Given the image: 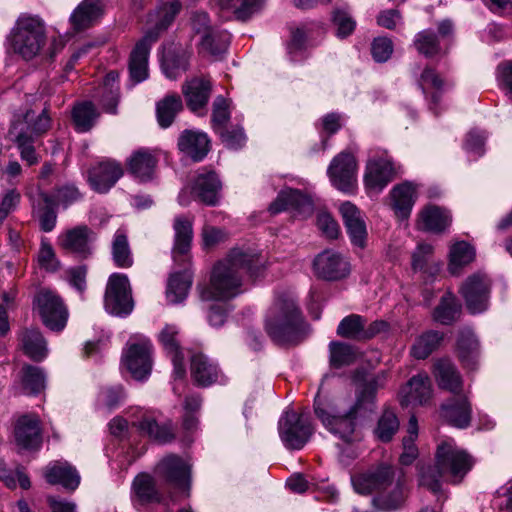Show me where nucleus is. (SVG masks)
Wrapping results in <instances>:
<instances>
[{
  "label": "nucleus",
  "mask_w": 512,
  "mask_h": 512,
  "mask_svg": "<svg viewBox=\"0 0 512 512\" xmlns=\"http://www.w3.org/2000/svg\"><path fill=\"white\" fill-rule=\"evenodd\" d=\"M262 263L258 255L240 248L232 249L226 258L216 263L209 284L199 286L202 300H229L242 292L243 275L256 279Z\"/></svg>",
  "instance_id": "nucleus-1"
},
{
  "label": "nucleus",
  "mask_w": 512,
  "mask_h": 512,
  "mask_svg": "<svg viewBox=\"0 0 512 512\" xmlns=\"http://www.w3.org/2000/svg\"><path fill=\"white\" fill-rule=\"evenodd\" d=\"M351 482L356 493L373 495V505L382 511L398 509L407 496L404 477L396 476L395 468L389 464H380L353 475Z\"/></svg>",
  "instance_id": "nucleus-2"
},
{
  "label": "nucleus",
  "mask_w": 512,
  "mask_h": 512,
  "mask_svg": "<svg viewBox=\"0 0 512 512\" xmlns=\"http://www.w3.org/2000/svg\"><path fill=\"white\" fill-rule=\"evenodd\" d=\"M472 466L470 455L458 448L452 439L445 440L437 447L435 465L421 469L420 484L433 493H438L441 490V480L459 483Z\"/></svg>",
  "instance_id": "nucleus-3"
},
{
  "label": "nucleus",
  "mask_w": 512,
  "mask_h": 512,
  "mask_svg": "<svg viewBox=\"0 0 512 512\" xmlns=\"http://www.w3.org/2000/svg\"><path fill=\"white\" fill-rule=\"evenodd\" d=\"M264 327L273 342L289 345L303 340L307 325L296 301L290 296H279L266 313Z\"/></svg>",
  "instance_id": "nucleus-4"
},
{
  "label": "nucleus",
  "mask_w": 512,
  "mask_h": 512,
  "mask_svg": "<svg viewBox=\"0 0 512 512\" xmlns=\"http://www.w3.org/2000/svg\"><path fill=\"white\" fill-rule=\"evenodd\" d=\"M314 411L322 425L343 444L353 446L361 440L356 429V408L351 407L344 414H338L335 401L325 389L324 382L315 396Z\"/></svg>",
  "instance_id": "nucleus-5"
},
{
  "label": "nucleus",
  "mask_w": 512,
  "mask_h": 512,
  "mask_svg": "<svg viewBox=\"0 0 512 512\" xmlns=\"http://www.w3.org/2000/svg\"><path fill=\"white\" fill-rule=\"evenodd\" d=\"M50 126L51 119L46 108L38 115L32 110H27L14 116L10 135L14 138L21 159L29 166L39 162L34 143L49 130Z\"/></svg>",
  "instance_id": "nucleus-6"
},
{
  "label": "nucleus",
  "mask_w": 512,
  "mask_h": 512,
  "mask_svg": "<svg viewBox=\"0 0 512 512\" xmlns=\"http://www.w3.org/2000/svg\"><path fill=\"white\" fill-rule=\"evenodd\" d=\"M13 51L29 60L35 57L45 43V29L39 17L21 15L8 38Z\"/></svg>",
  "instance_id": "nucleus-7"
},
{
  "label": "nucleus",
  "mask_w": 512,
  "mask_h": 512,
  "mask_svg": "<svg viewBox=\"0 0 512 512\" xmlns=\"http://www.w3.org/2000/svg\"><path fill=\"white\" fill-rule=\"evenodd\" d=\"M190 26L195 34L201 35L199 42L201 52L212 56H220L226 52L230 44V34L213 27L206 12H193Z\"/></svg>",
  "instance_id": "nucleus-8"
},
{
  "label": "nucleus",
  "mask_w": 512,
  "mask_h": 512,
  "mask_svg": "<svg viewBox=\"0 0 512 512\" xmlns=\"http://www.w3.org/2000/svg\"><path fill=\"white\" fill-rule=\"evenodd\" d=\"M279 436L287 449L300 450L313 433L311 419L307 413L286 411L278 423Z\"/></svg>",
  "instance_id": "nucleus-9"
},
{
  "label": "nucleus",
  "mask_w": 512,
  "mask_h": 512,
  "mask_svg": "<svg viewBox=\"0 0 512 512\" xmlns=\"http://www.w3.org/2000/svg\"><path fill=\"white\" fill-rule=\"evenodd\" d=\"M105 310L114 316L125 317L134 307L129 279L125 274L113 273L109 276L105 295Z\"/></svg>",
  "instance_id": "nucleus-10"
},
{
  "label": "nucleus",
  "mask_w": 512,
  "mask_h": 512,
  "mask_svg": "<svg viewBox=\"0 0 512 512\" xmlns=\"http://www.w3.org/2000/svg\"><path fill=\"white\" fill-rule=\"evenodd\" d=\"M34 309L39 313L44 325L53 331H61L66 326L68 311L61 298L48 289L40 290L34 298Z\"/></svg>",
  "instance_id": "nucleus-11"
},
{
  "label": "nucleus",
  "mask_w": 512,
  "mask_h": 512,
  "mask_svg": "<svg viewBox=\"0 0 512 512\" xmlns=\"http://www.w3.org/2000/svg\"><path fill=\"white\" fill-rule=\"evenodd\" d=\"M490 291L491 281L486 274L481 272L468 276L459 289L471 314H479L488 309Z\"/></svg>",
  "instance_id": "nucleus-12"
},
{
  "label": "nucleus",
  "mask_w": 512,
  "mask_h": 512,
  "mask_svg": "<svg viewBox=\"0 0 512 512\" xmlns=\"http://www.w3.org/2000/svg\"><path fill=\"white\" fill-rule=\"evenodd\" d=\"M152 343L148 338L140 337L130 342L123 354V364L136 380L146 379L152 369Z\"/></svg>",
  "instance_id": "nucleus-13"
},
{
  "label": "nucleus",
  "mask_w": 512,
  "mask_h": 512,
  "mask_svg": "<svg viewBox=\"0 0 512 512\" xmlns=\"http://www.w3.org/2000/svg\"><path fill=\"white\" fill-rule=\"evenodd\" d=\"M156 473L167 484L179 490L186 497L189 496L191 466L181 457L173 454L166 456L158 463Z\"/></svg>",
  "instance_id": "nucleus-14"
},
{
  "label": "nucleus",
  "mask_w": 512,
  "mask_h": 512,
  "mask_svg": "<svg viewBox=\"0 0 512 512\" xmlns=\"http://www.w3.org/2000/svg\"><path fill=\"white\" fill-rule=\"evenodd\" d=\"M327 172L333 186L338 190L344 193H352L355 190L357 162L352 153L343 151L335 156Z\"/></svg>",
  "instance_id": "nucleus-15"
},
{
  "label": "nucleus",
  "mask_w": 512,
  "mask_h": 512,
  "mask_svg": "<svg viewBox=\"0 0 512 512\" xmlns=\"http://www.w3.org/2000/svg\"><path fill=\"white\" fill-rule=\"evenodd\" d=\"M392 161L385 151H375L366 165L365 186L370 191L380 192L393 178Z\"/></svg>",
  "instance_id": "nucleus-16"
},
{
  "label": "nucleus",
  "mask_w": 512,
  "mask_h": 512,
  "mask_svg": "<svg viewBox=\"0 0 512 512\" xmlns=\"http://www.w3.org/2000/svg\"><path fill=\"white\" fill-rule=\"evenodd\" d=\"M142 435H147L155 442L165 444L175 438V427L171 421L158 423L153 415L143 409H136L130 421Z\"/></svg>",
  "instance_id": "nucleus-17"
},
{
  "label": "nucleus",
  "mask_w": 512,
  "mask_h": 512,
  "mask_svg": "<svg viewBox=\"0 0 512 512\" xmlns=\"http://www.w3.org/2000/svg\"><path fill=\"white\" fill-rule=\"evenodd\" d=\"M96 234L86 225L68 229L58 237V244L67 253L86 258L92 253Z\"/></svg>",
  "instance_id": "nucleus-18"
},
{
  "label": "nucleus",
  "mask_w": 512,
  "mask_h": 512,
  "mask_svg": "<svg viewBox=\"0 0 512 512\" xmlns=\"http://www.w3.org/2000/svg\"><path fill=\"white\" fill-rule=\"evenodd\" d=\"M157 40L158 33L156 31H147L131 51L129 74L134 84L147 79L150 49Z\"/></svg>",
  "instance_id": "nucleus-19"
},
{
  "label": "nucleus",
  "mask_w": 512,
  "mask_h": 512,
  "mask_svg": "<svg viewBox=\"0 0 512 512\" xmlns=\"http://www.w3.org/2000/svg\"><path fill=\"white\" fill-rule=\"evenodd\" d=\"M315 274L324 280L335 281L350 273L349 262L341 254L325 250L318 254L313 262Z\"/></svg>",
  "instance_id": "nucleus-20"
},
{
  "label": "nucleus",
  "mask_w": 512,
  "mask_h": 512,
  "mask_svg": "<svg viewBox=\"0 0 512 512\" xmlns=\"http://www.w3.org/2000/svg\"><path fill=\"white\" fill-rule=\"evenodd\" d=\"M288 209L306 218L312 214L314 205L309 196L299 190L287 188L280 191L277 198L270 204L269 211L271 214H278Z\"/></svg>",
  "instance_id": "nucleus-21"
},
{
  "label": "nucleus",
  "mask_w": 512,
  "mask_h": 512,
  "mask_svg": "<svg viewBox=\"0 0 512 512\" xmlns=\"http://www.w3.org/2000/svg\"><path fill=\"white\" fill-rule=\"evenodd\" d=\"M123 169L115 161L107 160L91 167L88 171V182L98 193L108 192L122 177Z\"/></svg>",
  "instance_id": "nucleus-22"
},
{
  "label": "nucleus",
  "mask_w": 512,
  "mask_h": 512,
  "mask_svg": "<svg viewBox=\"0 0 512 512\" xmlns=\"http://www.w3.org/2000/svg\"><path fill=\"white\" fill-rule=\"evenodd\" d=\"M179 330L175 325L167 324L159 333V341L171 357L174 380H183L186 376L184 355L178 340Z\"/></svg>",
  "instance_id": "nucleus-23"
},
{
  "label": "nucleus",
  "mask_w": 512,
  "mask_h": 512,
  "mask_svg": "<svg viewBox=\"0 0 512 512\" xmlns=\"http://www.w3.org/2000/svg\"><path fill=\"white\" fill-rule=\"evenodd\" d=\"M14 436L16 444L22 449H39L42 443L39 418L32 414L21 416L16 422Z\"/></svg>",
  "instance_id": "nucleus-24"
},
{
  "label": "nucleus",
  "mask_w": 512,
  "mask_h": 512,
  "mask_svg": "<svg viewBox=\"0 0 512 512\" xmlns=\"http://www.w3.org/2000/svg\"><path fill=\"white\" fill-rule=\"evenodd\" d=\"M173 230L172 257L176 263L184 264L188 260L193 239L192 221L184 216H177L174 219Z\"/></svg>",
  "instance_id": "nucleus-25"
},
{
  "label": "nucleus",
  "mask_w": 512,
  "mask_h": 512,
  "mask_svg": "<svg viewBox=\"0 0 512 512\" xmlns=\"http://www.w3.org/2000/svg\"><path fill=\"white\" fill-rule=\"evenodd\" d=\"M442 416L444 419L457 428H466L471 421L472 407L465 394L454 395L453 398L446 401L442 406Z\"/></svg>",
  "instance_id": "nucleus-26"
},
{
  "label": "nucleus",
  "mask_w": 512,
  "mask_h": 512,
  "mask_svg": "<svg viewBox=\"0 0 512 512\" xmlns=\"http://www.w3.org/2000/svg\"><path fill=\"white\" fill-rule=\"evenodd\" d=\"M431 381L427 374L413 376L400 391V403L402 406L423 405L431 398Z\"/></svg>",
  "instance_id": "nucleus-27"
},
{
  "label": "nucleus",
  "mask_w": 512,
  "mask_h": 512,
  "mask_svg": "<svg viewBox=\"0 0 512 512\" xmlns=\"http://www.w3.org/2000/svg\"><path fill=\"white\" fill-rule=\"evenodd\" d=\"M103 0H82L70 16L73 29L77 32L93 26L104 14Z\"/></svg>",
  "instance_id": "nucleus-28"
},
{
  "label": "nucleus",
  "mask_w": 512,
  "mask_h": 512,
  "mask_svg": "<svg viewBox=\"0 0 512 512\" xmlns=\"http://www.w3.org/2000/svg\"><path fill=\"white\" fill-rule=\"evenodd\" d=\"M44 477L49 484H60L72 491L80 484V475L68 462H50L44 470Z\"/></svg>",
  "instance_id": "nucleus-29"
},
{
  "label": "nucleus",
  "mask_w": 512,
  "mask_h": 512,
  "mask_svg": "<svg viewBox=\"0 0 512 512\" xmlns=\"http://www.w3.org/2000/svg\"><path fill=\"white\" fill-rule=\"evenodd\" d=\"M191 376L199 386L207 387L218 382L220 370L218 365L203 353L191 357Z\"/></svg>",
  "instance_id": "nucleus-30"
},
{
  "label": "nucleus",
  "mask_w": 512,
  "mask_h": 512,
  "mask_svg": "<svg viewBox=\"0 0 512 512\" xmlns=\"http://www.w3.org/2000/svg\"><path fill=\"white\" fill-rule=\"evenodd\" d=\"M438 386L454 395L462 393L463 380L456 366L448 359H440L434 365Z\"/></svg>",
  "instance_id": "nucleus-31"
},
{
  "label": "nucleus",
  "mask_w": 512,
  "mask_h": 512,
  "mask_svg": "<svg viewBox=\"0 0 512 512\" xmlns=\"http://www.w3.org/2000/svg\"><path fill=\"white\" fill-rule=\"evenodd\" d=\"M178 147L194 161H201L208 153L209 139L202 132L185 130L179 136Z\"/></svg>",
  "instance_id": "nucleus-32"
},
{
  "label": "nucleus",
  "mask_w": 512,
  "mask_h": 512,
  "mask_svg": "<svg viewBox=\"0 0 512 512\" xmlns=\"http://www.w3.org/2000/svg\"><path fill=\"white\" fill-rule=\"evenodd\" d=\"M210 92L211 84L209 80L204 78H194L184 84L182 88L187 106L193 112H197L206 106Z\"/></svg>",
  "instance_id": "nucleus-33"
},
{
  "label": "nucleus",
  "mask_w": 512,
  "mask_h": 512,
  "mask_svg": "<svg viewBox=\"0 0 512 512\" xmlns=\"http://www.w3.org/2000/svg\"><path fill=\"white\" fill-rule=\"evenodd\" d=\"M221 183L214 172L199 174L192 187L193 194L207 205H215L218 201Z\"/></svg>",
  "instance_id": "nucleus-34"
},
{
  "label": "nucleus",
  "mask_w": 512,
  "mask_h": 512,
  "mask_svg": "<svg viewBox=\"0 0 512 512\" xmlns=\"http://www.w3.org/2000/svg\"><path fill=\"white\" fill-rule=\"evenodd\" d=\"M119 75L116 71H110L105 76L102 84L96 89L93 97L99 101L103 109L111 114L116 113L119 99Z\"/></svg>",
  "instance_id": "nucleus-35"
},
{
  "label": "nucleus",
  "mask_w": 512,
  "mask_h": 512,
  "mask_svg": "<svg viewBox=\"0 0 512 512\" xmlns=\"http://www.w3.org/2000/svg\"><path fill=\"white\" fill-rule=\"evenodd\" d=\"M450 223L449 211L438 206H428L421 211L418 225L422 230L441 233Z\"/></svg>",
  "instance_id": "nucleus-36"
},
{
  "label": "nucleus",
  "mask_w": 512,
  "mask_h": 512,
  "mask_svg": "<svg viewBox=\"0 0 512 512\" xmlns=\"http://www.w3.org/2000/svg\"><path fill=\"white\" fill-rule=\"evenodd\" d=\"M155 157L146 150H138L128 161V169L140 181L150 180L156 166Z\"/></svg>",
  "instance_id": "nucleus-37"
},
{
  "label": "nucleus",
  "mask_w": 512,
  "mask_h": 512,
  "mask_svg": "<svg viewBox=\"0 0 512 512\" xmlns=\"http://www.w3.org/2000/svg\"><path fill=\"white\" fill-rule=\"evenodd\" d=\"M191 284L192 276L187 269L172 274L166 289L167 301L172 304L182 302L187 297Z\"/></svg>",
  "instance_id": "nucleus-38"
},
{
  "label": "nucleus",
  "mask_w": 512,
  "mask_h": 512,
  "mask_svg": "<svg viewBox=\"0 0 512 512\" xmlns=\"http://www.w3.org/2000/svg\"><path fill=\"white\" fill-rule=\"evenodd\" d=\"M457 347L463 365L473 369L476 363L479 343L470 328L465 327L459 332Z\"/></svg>",
  "instance_id": "nucleus-39"
},
{
  "label": "nucleus",
  "mask_w": 512,
  "mask_h": 512,
  "mask_svg": "<svg viewBox=\"0 0 512 512\" xmlns=\"http://www.w3.org/2000/svg\"><path fill=\"white\" fill-rule=\"evenodd\" d=\"M24 353L34 361L43 360L48 353L47 343L37 329H26L21 334Z\"/></svg>",
  "instance_id": "nucleus-40"
},
{
  "label": "nucleus",
  "mask_w": 512,
  "mask_h": 512,
  "mask_svg": "<svg viewBox=\"0 0 512 512\" xmlns=\"http://www.w3.org/2000/svg\"><path fill=\"white\" fill-rule=\"evenodd\" d=\"M418 85L426 96L431 95L432 104L437 105L448 84L435 69L426 67L420 75Z\"/></svg>",
  "instance_id": "nucleus-41"
},
{
  "label": "nucleus",
  "mask_w": 512,
  "mask_h": 512,
  "mask_svg": "<svg viewBox=\"0 0 512 512\" xmlns=\"http://www.w3.org/2000/svg\"><path fill=\"white\" fill-rule=\"evenodd\" d=\"M393 208L400 218H407L415 202V187L408 182L400 184L391 192Z\"/></svg>",
  "instance_id": "nucleus-42"
},
{
  "label": "nucleus",
  "mask_w": 512,
  "mask_h": 512,
  "mask_svg": "<svg viewBox=\"0 0 512 512\" xmlns=\"http://www.w3.org/2000/svg\"><path fill=\"white\" fill-rule=\"evenodd\" d=\"M183 109L182 99L178 94H169L156 105V116L162 128H168L177 114Z\"/></svg>",
  "instance_id": "nucleus-43"
},
{
  "label": "nucleus",
  "mask_w": 512,
  "mask_h": 512,
  "mask_svg": "<svg viewBox=\"0 0 512 512\" xmlns=\"http://www.w3.org/2000/svg\"><path fill=\"white\" fill-rule=\"evenodd\" d=\"M33 206L38 207V218L41 230L50 232L54 229L57 221L55 204L48 193L39 192L37 201L33 199Z\"/></svg>",
  "instance_id": "nucleus-44"
},
{
  "label": "nucleus",
  "mask_w": 512,
  "mask_h": 512,
  "mask_svg": "<svg viewBox=\"0 0 512 512\" xmlns=\"http://www.w3.org/2000/svg\"><path fill=\"white\" fill-rule=\"evenodd\" d=\"M132 490L136 500L142 504L159 502L161 499L153 477L147 473H141L135 477Z\"/></svg>",
  "instance_id": "nucleus-45"
},
{
  "label": "nucleus",
  "mask_w": 512,
  "mask_h": 512,
  "mask_svg": "<svg viewBox=\"0 0 512 512\" xmlns=\"http://www.w3.org/2000/svg\"><path fill=\"white\" fill-rule=\"evenodd\" d=\"M99 114L90 101L82 102L74 106L72 119L77 132L89 131L94 125Z\"/></svg>",
  "instance_id": "nucleus-46"
},
{
  "label": "nucleus",
  "mask_w": 512,
  "mask_h": 512,
  "mask_svg": "<svg viewBox=\"0 0 512 512\" xmlns=\"http://www.w3.org/2000/svg\"><path fill=\"white\" fill-rule=\"evenodd\" d=\"M449 257V271L451 274L456 275L462 267L474 260L475 249L469 243L459 241L451 246Z\"/></svg>",
  "instance_id": "nucleus-47"
},
{
  "label": "nucleus",
  "mask_w": 512,
  "mask_h": 512,
  "mask_svg": "<svg viewBox=\"0 0 512 512\" xmlns=\"http://www.w3.org/2000/svg\"><path fill=\"white\" fill-rule=\"evenodd\" d=\"M112 259L120 268H129L133 265V257L128 238L124 230L118 229L112 242Z\"/></svg>",
  "instance_id": "nucleus-48"
},
{
  "label": "nucleus",
  "mask_w": 512,
  "mask_h": 512,
  "mask_svg": "<svg viewBox=\"0 0 512 512\" xmlns=\"http://www.w3.org/2000/svg\"><path fill=\"white\" fill-rule=\"evenodd\" d=\"M461 306L454 294L448 292L442 296L439 305L434 310V319L443 324L450 325L459 317Z\"/></svg>",
  "instance_id": "nucleus-49"
},
{
  "label": "nucleus",
  "mask_w": 512,
  "mask_h": 512,
  "mask_svg": "<svg viewBox=\"0 0 512 512\" xmlns=\"http://www.w3.org/2000/svg\"><path fill=\"white\" fill-rule=\"evenodd\" d=\"M442 340V333L433 330L427 331L416 339L410 353L416 359H425L438 348Z\"/></svg>",
  "instance_id": "nucleus-50"
},
{
  "label": "nucleus",
  "mask_w": 512,
  "mask_h": 512,
  "mask_svg": "<svg viewBox=\"0 0 512 512\" xmlns=\"http://www.w3.org/2000/svg\"><path fill=\"white\" fill-rule=\"evenodd\" d=\"M182 5L179 0H168L162 2L156 11L155 26L149 31H156L158 36L166 30L174 21L175 17L181 11Z\"/></svg>",
  "instance_id": "nucleus-51"
},
{
  "label": "nucleus",
  "mask_w": 512,
  "mask_h": 512,
  "mask_svg": "<svg viewBox=\"0 0 512 512\" xmlns=\"http://www.w3.org/2000/svg\"><path fill=\"white\" fill-rule=\"evenodd\" d=\"M330 365L341 368L352 364L357 356L355 348L349 344L332 341L329 344Z\"/></svg>",
  "instance_id": "nucleus-52"
},
{
  "label": "nucleus",
  "mask_w": 512,
  "mask_h": 512,
  "mask_svg": "<svg viewBox=\"0 0 512 512\" xmlns=\"http://www.w3.org/2000/svg\"><path fill=\"white\" fill-rule=\"evenodd\" d=\"M365 323V318L358 314L348 315L339 323L337 334L343 338L362 341Z\"/></svg>",
  "instance_id": "nucleus-53"
},
{
  "label": "nucleus",
  "mask_w": 512,
  "mask_h": 512,
  "mask_svg": "<svg viewBox=\"0 0 512 512\" xmlns=\"http://www.w3.org/2000/svg\"><path fill=\"white\" fill-rule=\"evenodd\" d=\"M399 429V420L396 414L386 409L380 416L374 430L375 437L381 442H389Z\"/></svg>",
  "instance_id": "nucleus-54"
},
{
  "label": "nucleus",
  "mask_w": 512,
  "mask_h": 512,
  "mask_svg": "<svg viewBox=\"0 0 512 512\" xmlns=\"http://www.w3.org/2000/svg\"><path fill=\"white\" fill-rule=\"evenodd\" d=\"M22 372V384L26 393L38 394L45 388V375L40 368L27 365Z\"/></svg>",
  "instance_id": "nucleus-55"
},
{
  "label": "nucleus",
  "mask_w": 512,
  "mask_h": 512,
  "mask_svg": "<svg viewBox=\"0 0 512 512\" xmlns=\"http://www.w3.org/2000/svg\"><path fill=\"white\" fill-rule=\"evenodd\" d=\"M414 45L417 51L426 57H433L440 52L438 37L432 30H423L417 33Z\"/></svg>",
  "instance_id": "nucleus-56"
},
{
  "label": "nucleus",
  "mask_w": 512,
  "mask_h": 512,
  "mask_svg": "<svg viewBox=\"0 0 512 512\" xmlns=\"http://www.w3.org/2000/svg\"><path fill=\"white\" fill-rule=\"evenodd\" d=\"M263 4L264 0H228L226 7L233 10L237 19L246 21L260 11Z\"/></svg>",
  "instance_id": "nucleus-57"
},
{
  "label": "nucleus",
  "mask_w": 512,
  "mask_h": 512,
  "mask_svg": "<svg viewBox=\"0 0 512 512\" xmlns=\"http://www.w3.org/2000/svg\"><path fill=\"white\" fill-rule=\"evenodd\" d=\"M50 196L56 206H62L65 209L82 198L79 189L70 183L58 186Z\"/></svg>",
  "instance_id": "nucleus-58"
},
{
  "label": "nucleus",
  "mask_w": 512,
  "mask_h": 512,
  "mask_svg": "<svg viewBox=\"0 0 512 512\" xmlns=\"http://www.w3.org/2000/svg\"><path fill=\"white\" fill-rule=\"evenodd\" d=\"M123 398L124 392L121 386L104 388L98 395V408L110 412L119 406Z\"/></svg>",
  "instance_id": "nucleus-59"
},
{
  "label": "nucleus",
  "mask_w": 512,
  "mask_h": 512,
  "mask_svg": "<svg viewBox=\"0 0 512 512\" xmlns=\"http://www.w3.org/2000/svg\"><path fill=\"white\" fill-rule=\"evenodd\" d=\"M21 194L16 189H7L0 194V227L20 203Z\"/></svg>",
  "instance_id": "nucleus-60"
},
{
  "label": "nucleus",
  "mask_w": 512,
  "mask_h": 512,
  "mask_svg": "<svg viewBox=\"0 0 512 512\" xmlns=\"http://www.w3.org/2000/svg\"><path fill=\"white\" fill-rule=\"evenodd\" d=\"M333 23L337 27V36L340 38L350 35L356 27V22L345 9H336L334 11Z\"/></svg>",
  "instance_id": "nucleus-61"
},
{
  "label": "nucleus",
  "mask_w": 512,
  "mask_h": 512,
  "mask_svg": "<svg viewBox=\"0 0 512 512\" xmlns=\"http://www.w3.org/2000/svg\"><path fill=\"white\" fill-rule=\"evenodd\" d=\"M229 104L227 100L218 96L213 102L212 122L215 131L224 127L230 117Z\"/></svg>",
  "instance_id": "nucleus-62"
},
{
  "label": "nucleus",
  "mask_w": 512,
  "mask_h": 512,
  "mask_svg": "<svg viewBox=\"0 0 512 512\" xmlns=\"http://www.w3.org/2000/svg\"><path fill=\"white\" fill-rule=\"evenodd\" d=\"M372 57L376 62H386L393 53V43L387 37L375 38L371 45Z\"/></svg>",
  "instance_id": "nucleus-63"
},
{
  "label": "nucleus",
  "mask_w": 512,
  "mask_h": 512,
  "mask_svg": "<svg viewBox=\"0 0 512 512\" xmlns=\"http://www.w3.org/2000/svg\"><path fill=\"white\" fill-rule=\"evenodd\" d=\"M216 132L220 134L223 143L230 149H239L243 147L246 142L242 128L224 129L223 127Z\"/></svg>",
  "instance_id": "nucleus-64"
}]
</instances>
